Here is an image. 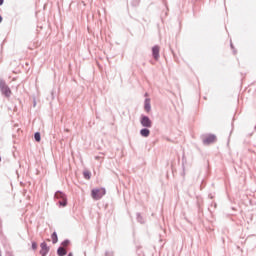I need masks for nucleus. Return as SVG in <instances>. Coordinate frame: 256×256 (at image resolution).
Segmentation results:
<instances>
[{"mask_svg":"<svg viewBox=\"0 0 256 256\" xmlns=\"http://www.w3.org/2000/svg\"><path fill=\"white\" fill-rule=\"evenodd\" d=\"M106 193L105 188L93 189L91 191V196L95 201H99V199H102Z\"/></svg>","mask_w":256,"mask_h":256,"instance_id":"nucleus-1","label":"nucleus"},{"mask_svg":"<svg viewBox=\"0 0 256 256\" xmlns=\"http://www.w3.org/2000/svg\"><path fill=\"white\" fill-rule=\"evenodd\" d=\"M0 91L4 97H11L12 93L11 88L8 87L7 83L4 80H0Z\"/></svg>","mask_w":256,"mask_h":256,"instance_id":"nucleus-2","label":"nucleus"},{"mask_svg":"<svg viewBox=\"0 0 256 256\" xmlns=\"http://www.w3.org/2000/svg\"><path fill=\"white\" fill-rule=\"evenodd\" d=\"M140 123H141L142 127H147V128L153 127V122L147 116H142Z\"/></svg>","mask_w":256,"mask_h":256,"instance_id":"nucleus-3","label":"nucleus"},{"mask_svg":"<svg viewBox=\"0 0 256 256\" xmlns=\"http://www.w3.org/2000/svg\"><path fill=\"white\" fill-rule=\"evenodd\" d=\"M40 247H41L40 255L45 256L47 255V253H49V247H47V243L45 242L41 243Z\"/></svg>","mask_w":256,"mask_h":256,"instance_id":"nucleus-4","label":"nucleus"},{"mask_svg":"<svg viewBox=\"0 0 256 256\" xmlns=\"http://www.w3.org/2000/svg\"><path fill=\"white\" fill-rule=\"evenodd\" d=\"M159 51H160L159 46H154L152 48V55H153V58L155 59V61H159Z\"/></svg>","mask_w":256,"mask_h":256,"instance_id":"nucleus-5","label":"nucleus"},{"mask_svg":"<svg viewBox=\"0 0 256 256\" xmlns=\"http://www.w3.org/2000/svg\"><path fill=\"white\" fill-rule=\"evenodd\" d=\"M216 139L215 135H210L204 139V143L205 145H209L210 143H215Z\"/></svg>","mask_w":256,"mask_h":256,"instance_id":"nucleus-6","label":"nucleus"},{"mask_svg":"<svg viewBox=\"0 0 256 256\" xmlns=\"http://www.w3.org/2000/svg\"><path fill=\"white\" fill-rule=\"evenodd\" d=\"M144 109H145L146 113H149L151 111V100L150 99L145 100Z\"/></svg>","mask_w":256,"mask_h":256,"instance_id":"nucleus-7","label":"nucleus"},{"mask_svg":"<svg viewBox=\"0 0 256 256\" xmlns=\"http://www.w3.org/2000/svg\"><path fill=\"white\" fill-rule=\"evenodd\" d=\"M150 134H151V131L147 128H144L140 131V135L142 137H149Z\"/></svg>","mask_w":256,"mask_h":256,"instance_id":"nucleus-8","label":"nucleus"},{"mask_svg":"<svg viewBox=\"0 0 256 256\" xmlns=\"http://www.w3.org/2000/svg\"><path fill=\"white\" fill-rule=\"evenodd\" d=\"M55 198L61 200V199H67V196H65V194L63 192L58 191L55 193Z\"/></svg>","mask_w":256,"mask_h":256,"instance_id":"nucleus-9","label":"nucleus"},{"mask_svg":"<svg viewBox=\"0 0 256 256\" xmlns=\"http://www.w3.org/2000/svg\"><path fill=\"white\" fill-rule=\"evenodd\" d=\"M57 254L59 256H65V255H67V250H65V248H63V247H60V248H58Z\"/></svg>","mask_w":256,"mask_h":256,"instance_id":"nucleus-10","label":"nucleus"},{"mask_svg":"<svg viewBox=\"0 0 256 256\" xmlns=\"http://www.w3.org/2000/svg\"><path fill=\"white\" fill-rule=\"evenodd\" d=\"M60 207H67V198L59 200Z\"/></svg>","mask_w":256,"mask_h":256,"instance_id":"nucleus-11","label":"nucleus"},{"mask_svg":"<svg viewBox=\"0 0 256 256\" xmlns=\"http://www.w3.org/2000/svg\"><path fill=\"white\" fill-rule=\"evenodd\" d=\"M84 178L89 180L91 179V172L89 170H86L83 172Z\"/></svg>","mask_w":256,"mask_h":256,"instance_id":"nucleus-12","label":"nucleus"},{"mask_svg":"<svg viewBox=\"0 0 256 256\" xmlns=\"http://www.w3.org/2000/svg\"><path fill=\"white\" fill-rule=\"evenodd\" d=\"M35 141H37L39 143V141H41V134L39 132H36L34 135Z\"/></svg>","mask_w":256,"mask_h":256,"instance_id":"nucleus-13","label":"nucleus"},{"mask_svg":"<svg viewBox=\"0 0 256 256\" xmlns=\"http://www.w3.org/2000/svg\"><path fill=\"white\" fill-rule=\"evenodd\" d=\"M57 241H58V239H57V233L54 232V233L52 234V242H53V243H57Z\"/></svg>","mask_w":256,"mask_h":256,"instance_id":"nucleus-14","label":"nucleus"},{"mask_svg":"<svg viewBox=\"0 0 256 256\" xmlns=\"http://www.w3.org/2000/svg\"><path fill=\"white\" fill-rule=\"evenodd\" d=\"M32 249H33L34 251H37V244H36V242H33V243H32Z\"/></svg>","mask_w":256,"mask_h":256,"instance_id":"nucleus-15","label":"nucleus"},{"mask_svg":"<svg viewBox=\"0 0 256 256\" xmlns=\"http://www.w3.org/2000/svg\"><path fill=\"white\" fill-rule=\"evenodd\" d=\"M6 256H13V254L10 253V252H8V253L6 254Z\"/></svg>","mask_w":256,"mask_h":256,"instance_id":"nucleus-16","label":"nucleus"},{"mask_svg":"<svg viewBox=\"0 0 256 256\" xmlns=\"http://www.w3.org/2000/svg\"><path fill=\"white\" fill-rule=\"evenodd\" d=\"M63 245H64V246H67V245H68V242H63Z\"/></svg>","mask_w":256,"mask_h":256,"instance_id":"nucleus-17","label":"nucleus"},{"mask_svg":"<svg viewBox=\"0 0 256 256\" xmlns=\"http://www.w3.org/2000/svg\"><path fill=\"white\" fill-rule=\"evenodd\" d=\"M4 0H0V5H3Z\"/></svg>","mask_w":256,"mask_h":256,"instance_id":"nucleus-18","label":"nucleus"},{"mask_svg":"<svg viewBox=\"0 0 256 256\" xmlns=\"http://www.w3.org/2000/svg\"><path fill=\"white\" fill-rule=\"evenodd\" d=\"M3 21V17L0 16V23Z\"/></svg>","mask_w":256,"mask_h":256,"instance_id":"nucleus-19","label":"nucleus"},{"mask_svg":"<svg viewBox=\"0 0 256 256\" xmlns=\"http://www.w3.org/2000/svg\"><path fill=\"white\" fill-rule=\"evenodd\" d=\"M68 256H73V253H69Z\"/></svg>","mask_w":256,"mask_h":256,"instance_id":"nucleus-20","label":"nucleus"}]
</instances>
